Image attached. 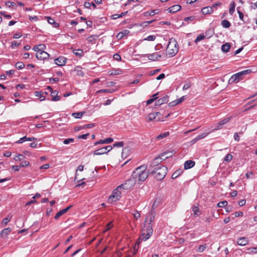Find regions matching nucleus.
Instances as JSON below:
<instances>
[{
    "label": "nucleus",
    "instance_id": "nucleus-21",
    "mask_svg": "<svg viewBox=\"0 0 257 257\" xmlns=\"http://www.w3.org/2000/svg\"><path fill=\"white\" fill-rule=\"evenodd\" d=\"M45 18L47 19L49 24L53 25L54 28H57L59 26V24L55 22L54 19L50 17H46Z\"/></svg>",
    "mask_w": 257,
    "mask_h": 257
},
{
    "label": "nucleus",
    "instance_id": "nucleus-15",
    "mask_svg": "<svg viewBox=\"0 0 257 257\" xmlns=\"http://www.w3.org/2000/svg\"><path fill=\"white\" fill-rule=\"evenodd\" d=\"M162 56L159 54H157V53H154L150 54L147 55V57L149 59V60L155 61H157L159 59V58H161Z\"/></svg>",
    "mask_w": 257,
    "mask_h": 257
},
{
    "label": "nucleus",
    "instance_id": "nucleus-5",
    "mask_svg": "<svg viewBox=\"0 0 257 257\" xmlns=\"http://www.w3.org/2000/svg\"><path fill=\"white\" fill-rule=\"evenodd\" d=\"M137 183V180L133 177V174L131 177L127 180L124 183L121 184L117 187V189L122 188L123 189H128L134 186Z\"/></svg>",
    "mask_w": 257,
    "mask_h": 257
},
{
    "label": "nucleus",
    "instance_id": "nucleus-50",
    "mask_svg": "<svg viewBox=\"0 0 257 257\" xmlns=\"http://www.w3.org/2000/svg\"><path fill=\"white\" fill-rule=\"evenodd\" d=\"M155 39H156L155 36L150 35V36H148V37H147L146 38H145L144 40L153 41H154L155 40Z\"/></svg>",
    "mask_w": 257,
    "mask_h": 257
},
{
    "label": "nucleus",
    "instance_id": "nucleus-52",
    "mask_svg": "<svg viewBox=\"0 0 257 257\" xmlns=\"http://www.w3.org/2000/svg\"><path fill=\"white\" fill-rule=\"evenodd\" d=\"M206 244L205 245H201L199 246L198 249H197V251L199 252H203L205 249L206 248Z\"/></svg>",
    "mask_w": 257,
    "mask_h": 257
},
{
    "label": "nucleus",
    "instance_id": "nucleus-46",
    "mask_svg": "<svg viewBox=\"0 0 257 257\" xmlns=\"http://www.w3.org/2000/svg\"><path fill=\"white\" fill-rule=\"evenodd\" d=\"M30 166V163L28 161H22L21 163H20V167H27V166Z\"/></svg>",
    "mask_w": 257,
    "mask_h": 257
},
{
    "label": "nucleus",
    "instance_id": "nucleus-6",
    "mask_svg": "<svg viewBox=\"0 0 257 257\" xmlns=\"http://www.w3.org/2000/svg\"><path fill=\"white\" fill-rule=\"evenodd\" d=\"M144 231H145L146 233L144 232L142 233L140 237V240L146 241L153 234V230L152 228V225L151 224V223H148V224L146 227V229L144 230Z\"/></svg>",
    "mask_w": 257,
    "mask_h": 257
},
{
    "label": "nucleus",
    "instance_id": "nucleus-3",
    "mask_svg": "<svg viewBox=\"0 0 257 257\" xmlns=\"http://www.w3.org/2000/svg\"><path fill=\"white\" fill-rule=\"evenodd\" d=\"M178 51V44L176 40L174 38L170 39L166 48V55L169 57L174 56Z\"/></svg>",
    "mask_w": 257,
    "mask_h": 257
},
{
    "label": "nucleus",
    "instance_id": "nucleus-55",
    "mask_svg": "<svg viewBox=\"0 0 257 257\" xmlns=\"http://www.w3.org/2000/svg\"><path fill=\"white\" fill-rule=\"evenodd\" d=\"M89 135V133H87L86 134H83L81 135H79L78 136V139H86L87 137Z\"/></svg>",
    "mask_w": 257,
    "mask_h": 257
},
{
    "label": "nucleus",
    "instance_id": "nucleus-16",
    "mask_svg": "<svg viewBox=\"0 0 257 257\" xmlns=\"http://www.w3.org/2000/svg\"><path fill=\"white\" fill-rule=\"evenodd\" d=\"M195 165V162L193 160H187L184 164L185 170H187L193 167Z\"/></svg>",
    "mask_w": 257,
    "mask_h": 257
},
{
    "label": "nucleus",
    "instance_id": "nucleus-36",
    "mask_svg": "<svg viewBox=\"0 0 257 257\" xmlns=\"http://www.w3.org/2000/svg\"><path fill=\"white\" fill-rule=\"evenodd\" d=\"M158 13H159L158 10H153V11H151V12L148 11V12H146L145 13V16H148V15L154 16L155 14H158Z\"/></svg>",
    "mask_w": 257,
    "mask_h": 257
},
{
    "label": "nucleus",
    "instance_id": "nucleus-19",
    "mask_svg": "<svg viewBox=\"0 0 257 257\" xmlns=\"http://www.w3.org/2000/svg\"><path fill=\"white\" fill-rule=\"evenodd\" d=\"M12 229L8 227L4 229L0 233V235L4 238H6L7 235L11 232Z\"/></svg>",
    "mask_w": 257,
    "mask_h": 257
},
{
    "label": "nucleus",
    "instance_id": "nucleus-59",
    "mask_svg": "<svg viewBox=\"0 0 257 257\" xmlns=\"http://www.w3.org/2000/svg\"><path fill=\"white\" fill-rule=\"evenodd\" d=\"M210 132H209V133H203L202 134V135H199V136H198L197 137H198V139H199V140H200V139H203L205 137H206Z\"/></svg>",
    "mask_w": 257,
    "mask_h": 257
},
{
    "label": "nucleus",
    "instance_id": "nucleus-31",
    "mask_svg": "<svg viewBox=\"0 0 257 257\" xmlns=\"http://www.w3.org/2000/svg\"><path fill=\"white\" fill-rule=\"evenodd\" d=\"M114 91V90L113 89H100L96 91V93H111Z\"/></svg>",
    "mask_w": 257,
    "mask_h": 257
},
{
    "label": "nucleus",
    "instance_id": "nucleus-61",
    "mask_svg": "<svg viewBox=\"0 0 257 257\" xmlns=\"http://www.w3.org/2000/svg\"><path fill=\"white\" fill-rule=\"evenodd\" d=\"M114 59L117 60V61H120L121 60V57L118 54H115L113 55V56Z\"/></svg>",
    "mask_w": 257,
    "mask_h": 257
},
{
    "label": "nucleus",
    "instance_id": "nucleus-45",
    "mask_svg": "<svg viewBox=\"0 0 257 257\" xmlns=\"http://www.w3.org/2000/svg\"><path fill=\"white\" fill-rule=\"evenodd\" d=\"M230 117H227L224 118L223 119L220 121L219 122L221 124V125L223 126L224 124L227 123L230 120Z\"/></svg>",
    "mask_w": 257,
    "mask_h": 257
},
{
    "label": "nucleus",
    "instance_id": "nucleus-58",
    "mask_svg": "<svg viewBox=\"0 0 257 257\" xmlns=\"http://www.w3.org/2000/svg\"><path fill=\"white\" fill-rule=\"evenodd\" d=\"M20 45V43H17V42H13L12 43V44H11V47L12 48V49H15L16 47H18V46H19Z\"/></svg>",
    "mask_w": 257,
    "mask_h": 257
},
{
    "label": "nucleus",
    "instance_id": "nucleus-29",
    "mask_svg": "<svg viewBox=\"0 0 257 257\" xmlns=\"http://www.w3.org/2000/svg\"><path fill=\"white\" fill-rule=\"evenodd\" d=\"M129 33V31L125 30L123 32H119L116 35V38L118 39H122L124 36L126 35Z\"/></svg>",
    "mask_w": 257,
    "mask_h": 257
},
{
    "label": "nucleus",
    "instance_id": "nucleus-12",
    "mask_svg": "<svg viewBox=\"0 0 257 257\" xmlns=\"http://www.w3.org/2000/svg\"><path fill=\"white\" fill-rule=\"evenodd\" d=\"M169 101V96L166 95L163 97L157 100L155 103V106H160L164 103H167Z\"/></svg>",
    "mask_w": 257,
    "mask_h": 257
},
{
    "label": "nucleus",
    "instance_id": "nucleus-33",
    "mask_svg": "<svg viewBox=\"0 0 257 257\" xmlns=\"http://www.w3.org/2000/svg\"><path fill=\"white\" fill-rule=\"evenodd\" d=\"M73 53L79 57H81L83 55L82 50L80 49L73 50Z\"/></svg>",
    "mask_w": 257,
    "mask_h": 257
},
{
    "label": "nucleus",
    "instance_id": "nucleus-10",
    "mask_svg": "<svg viewBox=\"0 0 257 257\" xmlns=\"http://www.w3.org/2000/svg\"><path fill=\"white\" fill-rule=\"evenodd\" d=\"M47 89L49 90L51 92V95L52 96L51 99L52 101H56L60 99V97L58 95V91L57 90H53L51 86H47Z\"/></svg>",
    "mask_w": 257,
    "mask_h": 257
},
{
    "label": "nucleus",
    "instance_id": "nucleus-48",
    "mask_svg": "<svg viewBox=\"0 0 257 257\" xmlns=\"http://www.w3.org/2000/svg\"><path fill=\"white\" fill-rule=\"evenodd\" d=\"M124 143L123 142H119L114 143L113 145V147H123Z\"/></svg>",
    "mask_w": 257,
    "mask_h": 257
},
{
    "label": "nucleus",
    "instance_id": "nucleus-37",
    "mask_svg": "<svg viewBox=\"0 0 257 257\" xmlns=\"http://www.w3.org/2000/svg\"><path fill=\"white\" fill-rule=\"evenodd\" d=\"M25 66V65L24 63L22 62H18L15 64V67L18 69H22L23 68H24Z\"/></svg>",
    "mask_w": 257,
    "mask_h": 257
},
{
    "label": "nucleus",
    "instance_id": "nucleus-4",
    "mask_svg": "<svg viewBox=\"0 0 257 257\" xmlns=\"http://www.w3.org/2000/svg\"><path fill=\"white\" fill-rule=\"evenodd\" d=\"M170 152H165L160 154V155L158 157L155 158L150 163V166L148 168H152V169H156L157 167L162 166L161 164V161L160 160H165L166 159L171 157V155L169 156H166L165 158H163V156H166V154H169Z\"/></svg>",
    "mask_w": 257,
    "mask_h": 257
},
{
    "label": "nucleus",
    "instance_id": "nucleus-18",
    "mask_svg": "<svg viewBox=\"0 0 257 257\" xmlns=\"http://www.w3.org/2000/svg\"><path fill=\"white\" fill-rule=\"evenodd\" d=\"M181 9V6L179 5H174L173 6H172L170 7L168 11L170 13H175L179 11H180Z\"/></svg>",
    "mask_w": 257,
    "mask_h": 257
},
{
    "label": "nucleus",
    "instance_id": "nucleus-9",
    "mask_svg": "<svg viewBox=\"0 0 257 257\" xmlns=\"http://www.w3.org/2000/svg\"><path fill=\"white\" fill-rule=\"evenodd\" d=\"M242 79L240 72H238L235 74H233L228 80V83L231 84L233 83H237Z\"/></svg>",
    "mask_w": 257,
    "mask_h": 257
},
{
    "label": "nucleus",
    "instance_id": "nucleus-60",
    "mask_svg": "<svg viewBox=\"0 0 257 257\" xmlns=\"http://www.w3.org/2000/svg\"><path fill=\"white\" fill-rule=\"evenodd\" d=\"M10 221V219H9L8 217H6L2 220V223L5 225H6Z\"/></svg>",
    "mask_w": 257,
    "mask_h": 257
},
{
    "label": "nucleus",
    "instance_id": "nucleus-64",
    "mask_svg": "<svg viewBox=\"0 0 257 257\" xmlns=\"http://www.w3.org/2000/svg\"><path fill=\"white\" fill-rule=\"evenodd\" d=\"M178 104V103L176 101V100H174V101H172L171 102H170L169 103V106H170V107H173V106H174Z\"/></svg>",
    "mask_w": 257,
    "mask_h": 257
},
{
    "label": "nucleus",
    "instance_id": "nucleus-39",
    "mask_svg": "<svg viewBox=\"0 0 257 257\" xmlns=\"http://www.w3.org/2000/svg\"><path fill=\"white\" fill-rule=\"evenodd\" d=\"M141 241H142V240H140V238H139V240L136 242V244L135 245V246L134 247V254H135L136 253L137 251H138V248H139V244L140 243Z\"/></svg>",
    "mask_w": 257,
    "mask_h": 257
},
{
    "label": "nucleus",
    "instance_id": "nucleus-27",
    "mask_svg": "<svg viewBox=\"0 0 257 257\" xmlns=\"http://www.w3.org/2000/svg\"><path fill=\"white\" fill-rule=\"evenodd\" d=\"M214 33V32L213 29L212 28H209L205 32L204 36L205 37L209 38L213 35Z\"/></svg>",
    "mask_w": 257,
    "mask_h": 257
},
{
    "label": "nucleus",
    "instance_id": "nucleus-34",
    "mask_svg": "<svg viewBox=\"0 0 257 257\" xmlns=\"http://www.w3.org/2000/svg\"><path fill=\"white\" fill-rule=\"evenodd\" d=\"M221 25L222 27L225 28H228L231 26L230 23L226 20H223V21H222Z\"/></svg>",
    "mask_w": 257,
    "mask_h": 257
},
{
    "label": "nucleus",
    "instance_id": "nucleus-26",
    "mask_svg": "<svg viewBox=\"0 0 257 257\" xmlns=\"http://www.w3.org/2000/svg\"><path fill=\"white\" fill-rule=\"evenodd\" d=\"M122 70L120 69H113L108 71L109 75H115L121 74Z\"/></svg>",
    "mask_w": 257,
    "mask_h": 257
},
{
    "label": "nucleus",
    "instance_id": "nucleus-62",
    "mask_svg": "<svg viewBox=\"0 0 257 257\" xmlns=\"http://www.w3.org/2000/svg\"><path fill=\"white\" fill-rule=\"evenodd\" d=\"M39 48V45H36L33 48V50L34 51L36 52V54H38V53L41 52V50H40Z\"/></svg>",
    "mask_w": 257,
    "mask_h": 257
},
{
    "label": "nucleus",
    "instance_id": "nucleus-11",
    "mask_svg": "<svg viewBox=\"0 0 257 257\" xmlns=\"http://www.w3.org/2000/svg\"><path fill=\"white\" fill-rule=\"evenodd\" d=\"M50 55L44 50H41V52L36 54V57L40 60H45L49 58Z\"/></svg>",
    "mask_w": 257,
    "mask_h": 257
},
{
    "label": "nucleus",
    "instance_id": "nucleus-17",
    "mask_svg": "<svg viewBox=\"0 0 257 257\" xmlns=\"http://www.w3.org/2000/svg\"><path fill=\"white\" fill-rule=\"evenodd\" d=\"M248 242V240L247 237H242L238 238L237 240V244L239 245H245Z\"/></svg>",
    "mask_w": 257,
    "mask_h": 257
},
{
    "label": "nucleus",
    "instance_id": "nucleus-2",
    "mask_svg": "<svg viewBox=\"0 0 257 257\" xmlns=\"http://www.w3.org/2000/svg\"><path fill=\"white\" fill-rule=\"evenodd\" d=\"M168 168L165 166H160L156 169L149 168L150 175L158 181L163 180L167 173Z\"/></svg>",
    "mask_w": 257,
    "mask_h": 257
},
{
    "label": "nucleus",
    "instance_id": "nucleus-38",
    "mask_svg": "<svg viewBox=\"0 0 257 257\" xmlns=\"http://www.w3.org/2000/svg\"><path fill=\"white\" fill-rule=\"evenodd\" d=\"M25 158V157L23 154H19L18 156H16L14 158V159L16 161H21L23 160Z\"/></svg>",
    "mask_w": 257,
    "mask_h": 257
},
{
    "label": "nucleus",
    "instance_id": "nucleus-56",
    "mask_svg": "<svg viewBox=\"0 0 257 257\" xmlns=\"http://www.w3.org/2000/svg\"><path fill=\"white\" fill-rule=\"evenodd\" d=\"M237 13H238V14L239 15V19L241 20H242V21L244 22V21L243 20V17H244L243 14L242 12H241L240 11L238 10V8H237Z\"/></svg>",
    "mask_w": 257,
    "mask_h": 257
},
{
    "label": "nucleus",
    "instance_id": "nucleus-43",
    "mask_svg": "<svg viewBox=\"0 0 257 257\" xmlns=\"http://www.w3.org/2000/svg\"><path fill=\"white\" fill-rule=\"evenodd\" d=\"M73 142H74V139L73 138H69V139H65L63 142V144H64L65 145H68L70 143H72Z\"/></svg>",
    "mask_w": 257,
    "mask_h": 257
},
{
    "label": "nucleus",
    "instance_id": "nucleus-47",
    "mask_svg": "<svg viewBox=\"0 0 257 257\" xmlns=\"http://www.w3.org/2000/svg\"><path fill=\"white\" fill-rule=\"evenodd\" d=\"M249 253H257V247H251L247 249Z\"/></svg>",
    "mask_w": 257,
    "mask_h": 257
},
{
    "label": "nucleus",
    "instance_id": "nucleus-35",
    "mask_svg": "<svg viewBox=\"0 0 257 257\" xmlns=\"http://www.w3.org/2000/svg\"><path fill=\"white\" fill-rule=\"evenodd\" d=\"M235 7V4L234 2H232L230 4V8L229 10V13L230 15H232V14L234 12Z\"/></svg>",
    "mask_w": 257,
    "mask_h": 257
},
{
    "label": "nucleus",
    "instance_id": "nucleus-14",
    "mask_svg": "<svg viewBox=\"0 0 257 257\" xmlns=\"http://www.w3.org/2000/svg\"><path fill=\"white\" fill-rule=\"evenodd\" d=\"M73 206L72 205H71L69 206H68L67 207L64 208V209H63L61 210H60L59 212H58L55 215V217H54V218L56 219V220H57L58 219V218L61 216H62V215H63L64 214H65V213H66L70 208H72V207Z\"/></svg>",
    "mask_w": 257,
    "mask_h": 257
},
{
    "label": "nucleus",
    "instance_id": "nucleus-42",
    "mask_svg": "<svg viewBox=\"0 0 257 257\" xmlns=\"http://www.w3.org/2000/svg\"><path fill=\"white\" fill-rule=\"evenodd\" d=\"M232 159V155H231L230 154H228L224 157V161H225L226 162H229L231 161Z\"/></svg>",
    "mask_w": 257,
    "mask_h": 257
},
{
    "label": "nucleus",
    "instance_id": "nucleus-63",
    "mask_svg": "<svg viewBox=\"0 0 257 257\" xmlns=\"http://www.w3.org/2000/svg\"><path fill=\"white\" fill-rule=\"evenodd\" d=\"M95 37H96L95 35L90 36L88 37L87 39L89 42L92 43V42L95 40Z\"/></svg>",
    "mask_w": 257,
    "mask_h": 257
},
{
    "label": "nucleus",
    "instance_id": "nucleus-30",
    "mask_svg": "<svg viewBox=\"0 0 257 257\" xmlns=\"http://www.w3.org/2000/svg\"><path fill=\"white\" fill-rule=\"evenodd\" d=\"M169 134L170 133L169 132H166L163 133H161L157 137L156 139L158 140H160L164 138L168 137L169 135Z\"/></svg>",
    "mask_w": 257,
    "mask_h": 257
},
{
    "label": "nucleus",
    "instance_id": "nucleus-8",
    "mask_svg": "<svg viewBox=\"0 0 257 257\" xmlns=\"http://www.w3.org/2000/svg\"><path fill=\"white\" fill-rule=\"evenodd\" d=\"M112 149V147L111 146H107L105 147H103L95 150L94 152V155H100L107 153Z\"/></svg>",
    "mask_w": 257,
    "mask_h": 257
},
{
    "label": "nucleus",
    "instance_id": "nucleus-54",
    "mask_svg": "<svg viewBox=\"0 0 257 257\" xmlns=\"http://www.w3.org/2000/svg\"><path fill=\"white\" fill-rule=\"evenodd\" d=\"M240 72L241 76H242L243 75H246V74H248L251 73V71L250 69H246V70H243L242 71H241Z\"/></svg>",
    "mask_w": 257,
    "mask_h": 257
},
{
    "label": "nucleus",
    "instance_id": "nucleus-28",
    "mask_svg": "<svg viewBox=\"0 0 257 257\" xmlns=\"http://www.w3.org/2000/svg\"><path fill=\"white\" fill-rule=\"evenodd\" d=\"M230 48V44L228 43H226L223 44L221 46V50L224 52H227Z\"/></svg>",
    "mask_w": 257,
    "mask_h": 257
},
{
    "label": "nucleus",
    "instance_id": "nucleus-13",
    "mask_svg": "<svg viewBox=\"0 0 257 257\" xmlns=\"http://www.w3.org/2000/svg\"><path fill=\"white\" fill-rule=\"evenodd\" d=\"M55 63L58 66H63L65 65L67 62V59L63 56H60L54 59Z\"/></svg>",
    "mask_w": 257,
    "mask_h": 257
},
{
    "label": "nucleus",
    "instance_id": "nucleus-24",
    "mask_svg": "<svg viewBox=\"0 0 257 257\" xmlns=\"http://www.w3.org/2000/svg\"><path fill=\"white\" fill-rule=\"evenodd\" d=\"M148 118L149 120L152 121L153 120H156L157 121H160L162 119H163V118H161L160 117H158V118H156V116L155 115V113H151L148 115Z\"/></svg>",
    "mask_w": 257,
    "mask_h": 257
},
{
    "label": "nucleus",
    "instance_id": "nucleus-53",
    "mask_svg": "<svg viewBox=\"0 0 257 257\" xmlns=\"http://www.w3.org/2000/svg\"><path fill=\"white\" fill-rule=\"evenodd\" d=\"M195 19V16H190L185 18L184 21L185 22L193 21Z\"/></svg>",
    "mask_w": 257,
    "mask_h": 257
},
{
    "label": "nucleus",
    "instance_id": "nucleus-51",
    "mask_svg": "<svg viewBox=\"0 0 257 257\" xmlns=\"http://www.w3.org/2000/svg\"><path fill=\"white\" fill-rule=\"evenodd\" d=\"M0 15L3 16L5 18L8 19L12 18V16L11 15L6 14L5 12H0Z\"/></svg>",
    "mask_w": 257,
    "mask_h": 257
},
{
    "label": "nucleus",
    "instance_id": "nucleus-32",
    "mask_svg": "<svg viewBox=\"0 0 257 257\" xmlns=\"http://www.w3.org/2000/svg\"><path fill=\"white\" fill-rule=\"evenodd\" d=\"M85 113V111L74 112L72 114V115L75 118H80Z\"/></svg>",
    "mask_w": 257,
    "mask_h": 257
},
{
    "label": "nucleus",
    "instance_id": "nucleus-23",
    "mask_svg": "<svg viewBox=\"0 0 257 257\" xmlns=\"http://www.w3.org/2000/svg\"><path fill=\"white\" fill-rule=\"evenodd\" d=\"M183 172V170L181 169H179L175 171L173 174L172 175V179H175L177 178L178 176L181 175Z\"/></svg>",
    "mask_w": 257,
    "mask_h": 257
},
{
    "label": "nucleus",
    "instance_id": "nucleus-41",
    "mask_svg": "<svg viewBox=\"0 0 257 257\" xmlns=\"http://www.w3.org/2000/svg\"><path fill=\"white\" fill-rule=\"evenodd\" d=\"M227 204L228 203L226 201H222L219 202L217 204V206L218 207H224L227 206Z\"/></svg>",
    "mask_w": 257,
    "mask_h": 257
},
{
    "label": "nucleus",
    "instance_id": "nucleus-40",
    "mask_svg": "<svg viewBox=\"0 0 257 257\" xmlns=\"http://www.w3.org/2000/svg\"><path fill=\"white\" fill-rule=\"evenodd\" d=\"M205 36L203 34H200L197 37L195 40V42L197 43L198 42L203 40L205 38Z\"/></svg>",
    "mask_w": 257,
    "mask_h": 257
},
{
    "label": "nucleus",
    "instance_id": "nucleus-49",
    "mask_svg": "<svg viewBox=\"0 0 257 257\" xmlns=\"http://www.w3.org/2000/svg\"><path fill=\"white\" fill-rule=\"evenodd\" d=\"M222 127V125L219 122L216 125L214 128L212 129V131L210 132H213L214 131L218 130L221 129Z\"/></svg>",
    "mask_w": 257,
    "mask_h": 257
},
{
    "label": "nucleus",
    "instance_id": "nucleus-22",
    "mask_svg": "<svg viewBox=\"0 0 257 257\" xmlns=\"http://www.w3.org/2000/svg\"><path fill=\"white\" fill-rule=\"evenodd\" d=\"M192 211L193 212V216L194 217L199 216L201 214L198 205L197 206L195 205L193 206Z\"/></svg>",
    "mask_w": 257,
    "mask_h": 257
},
{
    "label": "nucleus",
    "instance_id": "nucleus-7",
    "mask_svg": "<svg viewBox=\"0 0 257 257\" xmlns=\"http://www.w3.org/2000/svg\"><path fill=\"white\" fill-rule=\"evenodd\" d=\"M117 188L114 190L112 194L109 197L108 199V202L109 203H113L116 202L120 198L121 193L118 190Z\"/></svg>",
    "mask_w": 257,
    "mask_h": 257
},
{
    "label": "nucleus",
    "instance_id": "nucleus-44",
    "mask_svg": "<svg viewBox=\"0 0 257 257\" xmlns=\"http://www.w3.org/2000/svg\"><path fill=\"white\" fill-rule=\"evenodd\" d=\"M230 117H227L224 118L223 119L220 121L219 122L221 124V125L223 126L224 124L227 123L230 120Z\"/></svg>",
    "mask_w": 257,
    "mask_h": 257
},
{
    "label": "nucleus",
    "instance_id": "nucleus-1",
    "mask_svg": "<svg viewBox=\"0 0 257 257\" xmlns=\"http://www.w3.org/2000/svg\"><path fill=\"white\" fill-rule=\"evenodd\" d=\"M147 166L142 165L135 169L133 173V177L137 180V183L144 181L150 175L149 168L147 170Z\"/></svg>",
    "mask_w": 257,
    "mask_h": 257
},
{
    "label": "nucleus",
    "instance_id": "nucleus-57",
    "mask_svg": "<svg viewBox=\"0 0 257 257\" xmlns=\"http://www.w3.org/2000/svg\"><path fill=\"white\" fill-rule=\"evenodd\" d=\"M25 141H26V136H24L20 138L18 141L16 142V143L21 144Z\"/></svg>",
    "mask_w": 257,
    "mask_h": 257
},
{
    "label": "nucleus",
    "instance_id": "nucleus-20",
    "mask_svg": "<svg viewBox=\"0 0 257 257\" xmlns=\"http://www.w3.org/2000/svg\"><path fill=\"white\" fill-rule=\"evenodd\" d=\"M213 11L211 7H206L201 9L202 13L204 15L210 14Z\"/></svg>",
    "mask_w": 257,
    "mask_h": 257
},
{
    "label": "nucleus",
    "instance_id": "nucleus-25",
    "mask_svg": "<svg viewBox=\"0 0 257 257\" xmlns=\"http://www.w3.org/2000/svg\"><path fill=\"white\" fill-rule=\"evenodd\" d=\"M44 92L41 91H37L35 92V95L36 96L39 97L41 101H43L45 99L46 97L44 96Z\"/></svg>",
    "mask_w": 257,
    "mask_h": 257
}]
</instances>
